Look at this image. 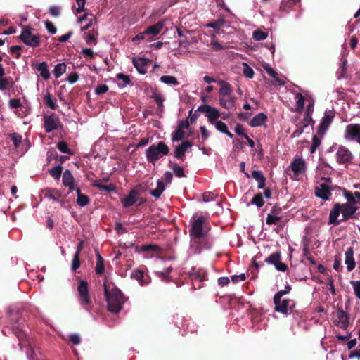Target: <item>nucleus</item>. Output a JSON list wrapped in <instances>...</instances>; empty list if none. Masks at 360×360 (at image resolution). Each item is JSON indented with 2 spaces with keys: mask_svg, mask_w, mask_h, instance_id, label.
Returning <instances> with one entry per match:
<instances>
[{
  "mask_svg": "<svg viewBox=\"0 0 360 360\" xmlns=\"http://www.w3.org/2000/svg\"><path fill=\"white\" fill-rule=\"evenodd\" d=\"M358 207L350 204L335 203L329 214L328 224L338 225L342 221H346L355 216Z\"/></svg>",
  "mask_w": 360,
  "mask_h": 360,
  "instance_id": "nucleus-1",
  "label": "nucleus"
},
{
  "mask_svg": "<svg viewBox=\"0 0 360 360\" xmlns=\"http://www.w3.org/2000/svg\"><path fill=\"white\" fill-rule=\"evenodd\" d=\"M274 311L285 315H292L295 319L302 317V312L296 309V302L290 298H273Z\"/></svg>",
  "mask_w": 360,
  "mask_h": 360,
  "instance_id": "nucleus-2",
  "label": "nucleus"
},
{
  "mask_svg": "<svg viewBox=\"0 0 360 360\" xmlns=\"http://www.w3.org/2000/svg\"><path fill=\"white\" fill-rule=\"evenodd\" d=\"M169 153L168 146L163 141H160L157 145L153 144L146 150V159L149 162L155 163L160 158L167 155Z\"/></svg>",
  "mask_w": 360,
  "mask_h": 360,
  "instance_id": "nucleus-3",
  "label": "nucleus"
},
{
  "mask_svg": "<svg viewBox=\"0 0 360 360\" xmlns=\"http://www.w3.org/2000/svg\"><path fill=\"white\" fill-rule=\"evenodd\" d=\"M331 183V179L328 178L325 179V182L321 183L319 184V186H316L315 188L316 196L319 197V198L323 200H328L332 191L335 190H341L340 187L332 186Z\"/></svg>",
  "mask_w": 360,
  "mask_h": 360,
  "instance_id": "nucleus-4",
  "label": "nucleus"
},
{
  "mask_svg": "<svg viewBox=\"0 0 360 360\" xmlns=\"http://www.w3.org/2000/svg\"><path fill=\"white\" fill-rule=\"evenodd\" d=\"M205 219L203 217H200L197 219H194L191 223V227L189 230L190 236L193 237L194 240H200L206 235V231L203 229V224Z\"/></svg>",
  "mask_w": 360,
  "mask_h": 360,
  "instance_id": "nucleus-5",
  "label": "nucleus"
},
{
  "mask_svg": "<svg viewBox=\"0 0 360 360\" xmlns=\"http://www.w3.org/2000/svg\"><path fill=\"white\" fill-rule=\"evenodd\" d=\"M344 138L349 141H356L360 145V124H349L346 126Z\"/></svg>",
  "mask_w": 360,
  "mask_h": 360,
  "instance_id": "nucleus-6",
  "label": "nucleus"
},
{
  "mask_svg": "<svg viewBox=\"0 0 360 360\" xmlns=\"http://www.w3.org/2000/svg\"><path fill=\"white\" fill-rule=\"evenodd\" d=\"M281 255L280 252H276L271 254L268 257L264 259V262L268 264L274 265L276 270L279 271H285L288 266L285 264L281 262Z\"/></svg>",
  "mask_w": 360,
  "mask_h": 360,
  "instance_id": "nucleus-7",
  "label": "nucleus"
},
{
  "mask_svg": "<svg viewBox=\"0 0 360 360\" xmlns=\"http://www.w3.org/2000/svg\"><path fill=\"white\" fill-rule=\"evenodd\" d=\"M60 124V119L56 114L44 116V126L48 133L57 129Z\"/></svg>",
  "mask_w": 360,
  "mask_h": 360,
  "instance_id": "nucleus-8",
  "label": "nucleus"
},
{
  "mask_svg": "<svg viewBox=\"0 0 360 360\" xmlns=\"http://www.w3.org/2000/svg\"><path fill=\"white\" fill-rule=\"evenodd\" d=\"M20 39L25 44L32 47L37 46L40 42L39 37L34 34L31 30L27 28L22 30Z\"/></svg>",
  "mask_w": 360,
  "mask_h": 360,
  "instance_id": "nucleus-9",
  "label": "nucleus"
},
{
  "mask_svg": "<svg viewBox=\"0 0 360 360\" xmlns=\"http://www.w3.org/2000/svg\"><path fill=\"white\" fill-rule=\"evenodd\" d=\"M336 158L339 164H348L353 159V155L347 147L340 146L336 153Z\"/></svg>",
  "mask_w": 360,
  "mask_h": 360,
  "instance_id": "nucleus-10",
  "label": "nucleus"
},
{
  "mask_svg": "<svg viewBox=\"0 0 360 360\" xmlns=\"http://www.w3.org/2000/svg\"><path fill=\"white\" fill-rule=\"evenodd\" d=\"M127 300L128 297L120 289L114 286V314L119 313L122 310V305Z\"/></svg>",
  "mask_w": 360,
  "mask_h": 360,
  "instance_id": "nucleus-11",
  "label": "nucleus"
},
{
  "mask_svg": "<svg viewBox=\"0 0 360 360\" xmlns=\"http://www.w3.org/2000/svg\"><path fill=\"white\" fill-rule=\"evenodd\" d=\"M78 292L79 295V302L81 304L86 305L90 304L91 301L89 296L87 282L84 281H81L79 282Z\"/></svg>",
  "mask_w": 360,
  "mask_h": 360,
  "instance_id": "nucleus-12",
  "label": "nucleus"
},
{
  "mask_svg": "<svg viewBox=\"0 0 360 360\" xmlns=\"http://www.w3.org/2000/svg\"><path fill=\"white\" fill-rule=\"evenodd\" d=\"M207 274L202 271L198 270L191 275L192 286L193 289H200L202 286V283L207 280Z\"/></svg>",
  "mask_w": 360,
  "mask_h": 360,
  "instance_id": "nucleus-13",
  "label": "nucleus"
},
{
  "mask_svg": "<svg viewBox=\"0 0 360 360\" xmlns=\"http://www.w3.org/2000/svg\"><path fill=\"white\" fill-rule=\"evenodd\" d=\"M336 325L346 330L349 325V316L342 308H338L335 320Z\"/></svg>",
  "mask_w": 360,
  "mask_h": 360,
  "instance_id": "nucleus-14",
  "label": "nucleus"
},
{
  "mask_svg": "<svg viewBox=\"0 0 360 360\" xmlns=\"http://www.w3.org/2000/svg\"><path fill=\"white\" fill-rule=\"evenodd\" d=\"M334 118V114H326L318 127V135L323 136Z\"/></svg>",
  "mask_w": 360,
  "mask_h": 360,
  "instance_id": "nucleus-15",
  "label": "nucleus"
},
{
  "mask_svg": "<svg viewBox=\"0 0 360 360\" xmlns=\"http://www.w3.org/2000/svg\"><path fill=\"white\" fill-rule=\"evenodd\" d=\"M192 146L191 142L188 141H183L180 145L176 146L174 151V157L181 160H184L186 152Z\"/></svg>",
  "mask_w": 360,
  "mask_h": 360,
  "instance_id": "nucleus-16",
  "label": "nucleus"
},
{
  "mask_svg": "<svg viewBox=\"0 0 360 360\" xmlns=\"http://www.w3.org/2000/svg\"><path fill=\"white\" fill-rule=\"evenodd\" d=\"M131 277L139 281L141 285H146L150 282V278L148 275H145L141 269H136L131 274Z\"/></svg>",
  "mask_w": 360,
  "mask_h": 360,
  "instance_id": "nucleus-17",
  "label": "nucleus"
},
{
  "mask_svg": "<svg viewBox=\"0 0 360 360\" xmlns=\"http://www.w3.org/2000/svg\"><path fill=\"white\" fill-rule=\"evenodd\" d=\"M294 175L298 176L305 172V162L302 158L295 159L290 164Z\"/></svg>",
  "mask_w": 360,
  "mask_h": 360,
  "instance_id": "nucleus-18",
  "label": "nucleus"
},
{
  "mask_svg": "<svg viewBox=\"0 0 360 360\" xmlns=\"http://www.w3.org/2000/svg\"><path fill=\"white\" fill-rule=\"evenodd\" d=\"M345 263L347 265L348 271H352L355 268V261L354 258V250L352 247H349L345 252Z\"/></svg>",
  "mask_w": 360,
  "mask_h": 360,
  "instance_id": "nucleus-19",
  "label": "nucleus"
},
{
  "mask_svg": "<svg viewBox=\"0 0 360 360\" xmlns=\"http://www.w3.org/2000/svg\"><path fill=\"white\" fill-rule=\"evenodd\" d=\"M217 83L221 86L219 91V96H234L233 95V88L229 83L224 80H219Z\"/></svg>",
  "mask_w": 360,
  "mask_h": 360,
  "instance_id": "nucleus-20",
  "label": "nucleus"
},
{
  "mask_svg": "<svg viewBox=\"0 0 360 360\" xmlns=\"http://www.w3.org/2000/svg\"><path fill=\"white\" fill-rule=\"evenodd\" d=\"M132 63L139 73L143 75L147 72L146 65L148 64V60L142 58H133Z\"/></svg>",
  "mask_w": 360,
  "mask_h": 360,
  "instance_id": "nucleus-21",
  "label": "nucleus"
},
{
  "mask_svg": "<svg viewBox=\"0 0 360 360\" xmlns=\"http://www.w3.org/2000/svg\"><path fill=\"white\" fill-rule=\"evenodd\" d=\"M104 295L108 302V309L112 311V290L110 288V284L108 282L103 283Z\"/></svg>",
  "mask_w": 360,
  "mask_h": 360,
  "instance_id": "nucleus-22",
  "label": "nucleus"
},
{
  "mask_svg": "<svg viewBox=\"0 0 360 360\" xmlns=\"http://www.w3.org/2000/svg\"><path fill=\"white\" fill-rule=\"evenodd\" d=\"M236 100L235 96H219V104L225 109H234Z\"/></svg>",
  "mask_w": 360,
  "mask_h": 360,
  "instance_id": "nucleus-23",
  "label": "nucleus"
},
{
  "mask_svg": "<svg viewBox=\"0 0 360 360\" xmlns=\"http://www.w3.org/2000/svg\"><path fill=\"white\" fill-rule=\"evenodd\" d=\"M74 178L70 172V170L67 169L64 172L63 175V184L65 186L69 187V191H72L75 190V186H74Z\"/></svg>",
  "mask_w": 360,
  "mask_h": 360,
  "instance_id": "nucleus-24",
  "label": "nucleus"
},
{
  "mask_svg": "<svg viewBox=\"0 0 360 360\" xmlns=\"http://www.w3.org/2000/svg\"><path fill=\"white\" fill-rule=\"evenodd\" d=\"M300 6V0H282L280 10L283 12H289L294 6Z\"/></svg>",
  "mask_w": 360,
  "mask_h": 360,
  "instance_id": "nucleus-25",
  "label": "nucleus"
},
{
  "mask_svg": "<svg viewBox=\"0 0 360 360\" xmlns=\"http://www.w3.org/2000/svg\"><path fill=\"white\" fill-rule=\"evenodd\" d=\"M138 193L135 190L130 191L129 194L122 200L124 207H127L134 205L137 201Z\"/></svg>",
  "mask_w": 360,
  "mask_h": 360,
  "instance_id": "nucleus-26",
  "label": "nucleus"
},
{
  "mask_svg": "<svg viewBox=\"0 0 360 360\" xmlns=\"http://www.w3.org/2000/svg\"><path fill=\"white\" fill-rule=\"evenodd\" d=\"M164 27L162 22H158L156 24L148 27L145 30V33L147 35H152L153 37L158 35Z\"/></svg>",
  "mask_w": 360,
  "mask_h": 360,
  "instance_id": "nucleus-27",
  "label": "nucleus"
},
{
  "mask_svg": "<svg viewBox=\"0 0 360 360\" xmlns=\"http://www.w3.org/2000/svg\"><path fill=\"white\" fill-rule=\"evenodd\" d=\"M266 120L267 116L263 112H259L250 120V125L252 127L262 126Z\"/></svg>",
  "mask_w": 360,
  "mask_h": 360,
  "instance_id": "nucleus-28",
  "label": "nucleus"
},
{
  "mask_svg": "<svg viewBox=\"0 0 360 360\" xmlns=\"http://www.w3.org/2000/svg\"><path fill=\"white\" fill-rule=\"evenodd\" d=\"M44 195L46 197L53 200V201L58 202L62 196L60 191L54 188H46L44 191Z\"/></svg>",
  "mask_w": 360,
  "mask_h": 360,
  "instance_id": "nucleus-29",
  "label": "nucleus"
},
{
  "mask_svg": "<svg viewBox=\"0 0 360 360\" xmlns=\"http://www.w3.org/2000/svg\"><path fill=\"white\" fill-rule=\"evenodd\" d=\"M150 98L153 99V101L156 103L158 109L160 112H162L164 108L163 102L165 99L161 96V94H158L155 90H154L153 91L152 94L150 95Z\"/></svg>",
  "mask_w": 360,
  "mask_h": 360,
  "instance_id": "nucleus-30",
  "label": "nucleus"
},
{
  "mask_svg": "<svg viewBox=\"0 0 360 360\" xmlns=\"http://www.w3.org/2000/svg\"><path fill=\"white\" fill-rule=\"evenodd\" d=\"M96 265L95 271L97 274L101 275L103 274L105 270L104 260L100 253L97 251L96 253Z\"/></svg>",
  "mask_w": 360,
  "mask_h": 360,
  "instance_id": "nucleus-31",
  "label": "nucleus"
},
{
  "mask_svg": "<svg viewBox=\"0 0 360 360\" xmlns=\"http://www.w3.org/2000/svg\"><path fill=\"white\" fill-rule=\"evenodd\" d=\"M36 69L40 72V76L44 79H48L50 77V72L48 69L47 65L46 63L43 62L39 64H37Z\"/></svg>",
  "mask_w": 360,
  "mask_h": 360,
  "instance_id": "nucleus-32",
  "label": "nucleus"
},
{
  "mask_svg": "<svg viewBox=\"0 0 360 360\" xmlns=\"http://www.w3.org/2000/svg\"><path fill=\"white\" fill-rule=\"evenodd\" d=\"M117 79V85L120 87H125L127 85L130 84L131 79L127 75L123 73H118L116 75Z\"/></svg>",
  "mask_w": 360,
  "mask_h": 360,
  "instance_id": "nucleus-33",
  "label": "nucleus"
},
{
  "mask_svg": "<svg viewBox=\"0 0 360 360\" xmlns=\"http://www.w3.org/2000/svg\"><path fill=\"white\" fill-rule=\"evenodd\" d=\"M165 186L164 183L162 181L158 180L157 183V188L155 189L150 190V193L151 194L152 196L155 197V198H158L160 197L161 194L165 191Z\"/></svg>",
  "mask_w": 360,
  "mask_h": 360,
  "instance_id": "nucleus-34",
  "label": "nucleus"
},
{
  "mask_svg": "<svg viewBox=\"0 0 360 360\" xmlns=\"http://www.w3.org/2000/svg\"><path fill=\"white\" fill-rule=\"evenodd\" d=\"M108 180L103 179L96 181L94 186L99 188L101 190L110 191L112 190V183L107 184Z\"/></svg>",
  "mask_w": 360,
  "mask_h": 360,
  "instance_id": "nucleus-35",
  "label": "nucleus"
},
{
  "mask_svg": "<svg viewBox=\"0 0 360 360\" xmlns=\"http://www.w3.org/2000/svg\"><path fill=\"white\" fill-rule=\"evenodd\" d=\"M206 117L208 119V122L214 124L215 123L218 118L220 117V113L219 110L216 108H212V110L209 112L208 115H205Z\"/></svg>",
  "mask_w": 360,
  "mask_h": 360,
  "instance_id": "nucleus-36",
  "label": "nucleus"
},
{
  "mask_svg": "<svg viewBox=\"0 0 360 360\" xmlns=\"http://www.w3.org/2000/svg\"><path fill=\"white\" fill-rule=\"evenodd\" d=\"M211 41L210 46L212 47V50L214 51H218L221 50H224L226 49V46H223L219 41L216 40V36L214 33L211 34Z\"/></svg>",
  "mask_w": 360,
  "mask_h": 360,
  "instance_id": "nucleus-37",
  "label": "nucleus"
},
{
  "mask_svg": "<svg viewBox=\"0 0 360 360\" xmlns=\"http://www.w3.org/2000/svg\"><path fill=\"white\" fill-rule=\"evenodd\" d=\"M160 80L165 84L173 86H178L179 84V82L176 78L171 75H163L160 78Z\"/></svg>",
  "mask_w": 360,
  "mask_h": 360,
  "instance_id": "nucleus-38",
  "label": "nucleus"
},
{
  "mask_svg": "<svg viewBox=\"0 0 360 360\" xmlns=\"http://www.w3.org/2000/svg\"><path fill=\"white\" fill-rule=\"evenodd\" d=\"M225 24V20L223 18H219L214 21L206 24V27L213 28L214 30L218 31Z\"/></svg>",
  "mask_w": 360,
  "mask_h": 360,
  "instance_id": "nucleus-39",
  "label": "nucleus"
},
{
  "mask_svg": "<svg viewBox=\"0 0 360 360\" xmlns=\"http://www.w3.org/2000/svg\"><path fill=\"white\" fill-rule=\"evenodd\" d=\"M66 65L64 63L57 64L53 70V74L56 78H59L66 71Z\"/></svg>",
  "mask_w": 360,
  "mask_h": 360,
  "instance_id": "nucleus-40",
  "label": "nucleus"
},
{
  "mask_svg": "<svg viewBox=\"0 0 360 360\" xmlns=\"http://www.w3.org/2000/svg\"><path fill=\"white\" fill-rule=\"evenodd\" d=\"M75 190L77 194V203L82 207L86 205L89 202V198L86 195L82 194L79 189L77 188Z\"/></svg>",
  "mask_w": 360,
  "mask_h": 360,
  "instance_id": "nucleus-41",
  "label": "nucleus"
},
{
  "mask_svg": "<svg viewBox=\"0 0 360 360\" xmlns=\"http://www.w3.org/2000/svg\"><path fill=\"white\" fill-rule=\"evenodd\" d=\"M140 250L142 252H148V251H153L155 252H161L162 248L155 244H150V245H143L140 247Z\"/></svg>",
  "mask_w": 360,
  "mask_h": 360,
  "instance_id": "nucleus-42",
  "label": "nucleus"
},
{
  "mask_svg": "<svg viewBox=\"0 0 360 360\" xmlns=\"http://www.w3.org/2000/svg\"><path fill=\"white\" fill-rule=\"evenodd\" d=\"M341 191L343 192L345 198L348 201L347 203L350 204L351 205H354L356 203V200L354 196V194L351 191H349L345 188H341L340 191Z\"/></svg>",
  "mask_w": 360,
  "mask_h": 360,
  "instance_id": "nucleus-43",
  "label": "nucleus"
},
{
  "mask_svg": "<svg viewBox=\"0 0 360 360\" xmlns=\"http://www.w3.org/2000/svg\"><path fill=\"white\" fill-rule=\"evenodd\" d=\"M347 61L345 58H342V64L340 67V70L338 71V79H340L342 78L347 77Z\"/></svg>",
  "mask_w": 360,
  "mask_h": 360,
  "instance_id": "nucleus-44",
  "label": "nucleus"
},
{
  "mask_svg": "<svg viewBox=\"0 0 360 360\" xmlns=\"http://www.w3.org/2000/svg\"><path fill=\"white\" fill-rule=\"evenodd\" d=\"M323 136L320 137L318 135H314L312 138V144L310 148V153H314L316 150L319 147L321 143V138Z\"/></svg>",
  "mask_w": 360,
  "mask_h": 360,
  "instance_id": "nucleus-45",
  "label": "nucleus"
},
{
  "mask_svg": "<svg viewBox=\"0 0 360 360\" xmlns=\"http://www.w3.org/2000/svg\"><path fill=\"white\" fill-rule=\"evenodd\" d=\"M311 122L314 123V121L311 118V116L310 115V112H309V109L307 110V112L305 113V115L304 117V118L302 119V120L299 122V125L301 126V127L302 128H305L307 127Z\"/></svg>",
  "mask_w": 360,
  "mask_h": 360,
  "instance_id": "nucleus-46",
  "label": "nucleus"
},
{
  "mask_svg": "<svg viewBox=\"0 0 360 360\" xmlns=\"http://www.w3.org/2000/svg\"><path fill=\"white\" fill-rule=\"evenodd\" d=\"M172 169L176 176L179 178L185 177L184 168L179 166L176 163H173L172 165Z\"/></svg>",
  "mask_w": 360,
  "mask_h": 360,
  "instance_id": "nucleus-47",
  "label": "nucleus"
},
{
  "mask_svg": "<svg viewBox=\"0 0 360 360\" xmlns=\"http://www.w3.org/2000/svg\"><path fill=\"white\" fill-rule=\"evenodd\" d=\"M281 220V217H278L276 215H274L272 214H267L266 218V223L268 225L278 224V221Z\"/></svg>",
  "mask_w": 360,
  "mask_h": 360,
  "instance_id": "nucleus-48",
  "label": "nucleus"
},
{
  "mask_svg": "<svg viewBox=\"0 0 360 360\" xmlns=\"http://www.w3.org/2000/svg\"><path fill=\"white\" fill-rule=\"evenodd\" d=\"M184 131L180 129L176 128L172 134V140L173 142L181 141L184 137Z\"/></svg>",
  "mask_w": 360,
  "mask_h": 360,
  "instance_id": "nucleus-49",
  "label": "nucleus"
},
{
  "mask_svg": "<svg viewBox=\"0 0 360 360\" xmlns=\"http://www.w3.org/2000/svg\"><path fill=\"white\" fill-rule=\"evenodd\" d=\"M251 203L256 205L258 207H262L264 203L262 194L260 193L256 194L252 199Z\"/></svg>",
  "mask_w": 360,
  "mask_h": 360,
  "instance_id": "nucleus-50",
  "label": "nucleus"
},
{
  "mask_svg": "<svg viewBox=\"0 0 360 360\" xmlns=\"http://www.w3.org/2000/svg\"><path fill=\"white\" fill-rule=\"evenodd\" d=\"M297 100L296 102V105H297L296 110L297 112H301L304 109V97L300 93H298L297 94Z\"/></svg>",
  "mask_w": 360,
  "mask_h": 360,
  "instance_id": "nucleus-51",
  "label": "nucleus"
},
{
  "mask_svg": "<svg viewBox=\"0 0 360 360\" xmlns=\"http://www.w3.org/2000/svg\"><path fill=\"white\" fill-rule=\"evenodd\" d=\"M62 169H63L62 167L60 165L53 167L50 170V174L51 175L52 177H53L56 180H59L60 178V176H61Z\"/></svg>",
  "mask_w": 360,
  "mask_h": 360,
  "instance_id": "nucleus-52",
  "label": "nucleus"
},
{
  "mask_svg": "<svg viewBox=\"0 0 360 360\" xmlns=\"http://www.w3.org/2000/svg\"><path fill=\"white\" fill-rule=\"evenodd\" d=\"M243 72L244 76H245L246 77L250 78V79L252 78L254 76L253 69L245 63H243Z\"/></svg>",
  "mask_w": 360,
  "mask_h": 360,
  "instance_id": "nucleus-53",
  "label": "nucleus"
},
{
  "mask_svg": "<svg viewBox=\"0 0 360 360\" xmlns=\"http://www.w3.org/2000/svg\"><path fill=\"white\" fill-rule=\"evenodd\" d=\"M88 16L89 15L86 13L83 17L80 18L78 20L79 23H82L84 20L88 21V22L84 27H82V30L89 29L92 25V16L91 15L90 18H89Z\"/></svg>",
  "mask_w": 360,
  "mask_h": 360,
  "instance_id": "nucleus-54",
  "label": "nucleus"
},
{
  "mask_svg": "<svg viewBox=\"0 0 360 360\" xmlns=\"http://www.w3.org/2000/svg\"><path fill=\"white\" fill-rule=\"evenodd\" d=\"M267 36L268 34L266 32L261 30H255L253 32V39L256 41L264 40Z\"/></svg>",
  "mask_w": 360,
  "mask_h": 360,
  "instance_id": "nucleus-55",
  "label": "nucleus"
},
{
  "mask_svg": "<svg viewBox=\"0 0 360 360\" xmlns=\"http://www.w3.org/2000/svg\"><path fill=\"white\" fill-rule=\"evenodd\" d=\"M11 83H12L11 78H7L5 77H0V90H5L10 85Z\"/></svg>",
  "mask_w": 360,
  "mask_h": 360,
  "instance_id": "nucleus-56",
  "label": "nucleus"
},
{
  "mask_svg": "<svg viewBox=\"0 0 360 360\" xmlns=\"http://www.w3.org/2000/svg\"><path fill=\"white\" fill-rule=\"evenodd\" d=\"M214 125L219 131L223 134L224 132H228V127L226 124L222 121L217 120L215 123H214Z\"/></svg>",
  "mask_w": 360,
  "mask_h": 360,
  "instance_id": "nucleus-57",
  "label": "nucleus"
},
{
  "mask_svg": "<svg viewBox=\"0 0 360 360\" xmlns=\"http://www.w3.org/2000/svg\"><path fill=\"white\" fill-rule=\"evenodd\" d=\"M291 290V286L289 285H287L285 286L283 290L278 291L274 296V298H282L283 296L289 293Z\"/></svg>",
  "mask_w": 360,
  "mask_h": 360,
  "instance_id": "nucleus-58",
  "label": "nucleus"
},
{
  "mask_svg": "<svg viewBox=\"0 0 360 360\" xmlns=\"http://www.w3.org/2000/svg\"><path fill=\"white\" fill-rule=\"evenodd\" d=\"M45 101L47 105H49L51 109H56L57 107L56 101H54L49 93H47L45 95Z\"/></svg>",
  "mask_w": 360,
  "mask_h": 360,
  "instance_id": "nucleus-59",
  "label": "nucleus"
},
{
  "mask_svg": "<svg viewBox=\"0 0 360 360\" xmlns=\"http://www.w3.org/2000/svg\"><path fill=\"white\" fill-rule=\"evenodd\" d=\"M79 255H78V252H75L72 259L71 269L75 271L79 267Z\"/></svg>",
  "mask_w": 360,
  "mask_h": 360,
  "instance_id": "nucleus-60",
  "label": "nucleus"
},
{
  "mask_svg": "<svg viewBox=\"0 0 360 360\" xmlns=\"http://www.w3.org/2000/svg\"><path fill=\"white\" fill-rule=\"evenodd\" d=\"M85 41L89 45H95L96 44V40L95 35L92 33H89L84 37Z\"/></svg>",
  "mask_w": 360,
  "mask_h": 360,
  "instance_id": "nucleus-61",
  "label": "nucleus"
},
{
  "mask_svg": "<svg viewBox=\"0 0 360 360\" xmlns=\"http://www.w3.org/2000/svg\"><path fill=\"white\" fill-rule=\"evenodd\" d=\"M333 269L337 271H340L342 269L341 266V258L340 256H335L333 264Z\"/></svg>",
  "mask_w": 360,
  "mask_h": 360,
  "instance_id": "nucleus-62",
  "label": "nucleus"
},
{
  "mask_svg": "<svg viewBox=\"0 0 360 360\" xmlns=\"http://www.w3.org/2000/svg\"><path fill=\"white\" fill-rule=\"evenodd\" d=\"M356 296L360 299V281L351 282Z\"/></svg>",
  "mask_w": 360,
  "mask_h": 360,
  "instance_id": "nucleus-63",
  "label": "nucleus"
},
{
  "mask_svg": "<svg viewBox=\"0 0 360 360\" xmlns=\"http://www.w3.org/2000/svg\"><path fill=\"white\" fill-rule=\"evenodd\" d=\"M11 137L15 148H18L22 140L21 136L17 133H13L11 135Z\"/></svg>",
  "mask_w": 360,
  "mask_h": 360,
  "instance_id": "nucleus-64",
  "label": "nucleus"
}]
</instances>
